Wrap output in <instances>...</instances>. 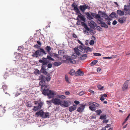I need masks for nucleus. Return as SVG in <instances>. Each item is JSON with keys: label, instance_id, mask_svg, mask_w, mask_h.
Here are the masks:
<instances>
[{"label": "nucleus", "instance_id": "nucleus-48", "mask_svg": "<svg viewBox=\"0 0 130 130\" xmlns=\"http://www.w3.org/2000/svg\"><path fill=\"white\" fill-rule=\"evenodd\" d=\"M65 80L66 81V82H67L68 83H69V78H68L67 76L66 75L65 76Z\"/></svg>", "mask_w": 130, "mask_h": 130}, {"label": "nucleus", "instance_id": "nucleus-61", "mask_svg": "<svg viewBox=\"0 0 130 130\" xmlns=\"http://www.w3.org/2000/svg\"><path fill=\"white\" fill-rule=\"evenodd\" d=\"M112 58V57H104L103 58L105 59H109L111 58Z\"/></svg>", "mask_w": 130, "mask_h": 130}, {"label": "nucleus", "instance_id": "nucleus-24", "mask_svg": "<svg viewBox=\"0 0 130 130\" xmlns=\"http://www.w3.org/2000/svg\"><path fill=\"white\" fill-rule=\"evenodd\" d=\"M76 108V106L75 105H73L69 107V110L70 112H72L75 110Z\"/></svg>", "mask_w": 130, "mask_h": 130}, {"label": "nucleus", "instance_id": "nucleus-6", "mask_svg": "<svg viewBox=\"0 0 130 130\" xmlns=\"http://www.w3.org/2000/svg\"><path fill=\"white\" fill-rule=\"evenodd\" d=\"M41 90L42 91V93L44 95L46 94V93H47L50 90L49 86L47 85L41 86Z\"/></svg>", "mask_w": 130, "mask_h": 130}, {"label": "nucleus", "instance_id": "nucleus-38", "mask_svg": "<svg viewBox=\"0 0 130 130\" xmlns=\"http://www.w3.org/2000/svg\"><path fill=\"white\" fill-rule=\"evenodd\" d=\"M75 71L74 70L72 69H71L70 72L69 73L71 75H73L74 74H75Z\"/></svg>", "mask_w": 130, "mask_h": 130}, {"label": "nucleus", "instance_id": "nucleus-13", "mask_svg": "<svg viewBox=\"0 0 130 130\" xmlns=\"http://www.w3.org/2000/svg\"><path fill=\"white\" fill-rule=\"evenodd\" d=\"M77 15L78 16L77 18V20H79V18H80L81 21H83L84 22H85L86 20L85 18L80 12V13H78Z\"/></svg>", "mask_w": 130, "mask_h": 130}, {"label": "nucleus", "instance_id": "nucleus-43", "mask_svg": "<svg viewBox=\"0 0 130 130\" xmlns=\"http://www.w3.org/2000/svg\"><path fill=\"white\" fill-rule=\"evenodd\" d=\"M49 60L52 61H54V59L52 58L51 56L48 55L47 56V58Z\"/></svg>", "mask_w": 130, "mask_h": 130}, {"label": "nucleus", "instance_id": "nucleus-17", "mask_svg": "<svg viewBox=\"0 0 130 130\" xmlns=\"http://www.w3.org/2000/svg\"><path fill=\"white\" fill-rule=\"evenodd\" d=\"M85 107V105H81L78 108L77 110L78 112H82L84 111Z\"/></svg>", "mask_w": 130, "mask_h": 130}, {"label": "nucleus", "instance_id": "nucleus-18", "mask_svg": "<svg viewBox=\"0 0 130 130\" xmlns=\"http://www.w3.org/2000/svg\"><path fill=\"white\" fill-rule=\"evenodd\" d=\"M44 112L42 110H41L38 111L36 113V115L37 116H40L41 117L43 118Z\"/></svg>", "mask_w": 130, "mask_h": 130}, {"label": "nucleus", "instance_id": "nucleus-41", "mask_svg": "<svg viewBox=\"0 0 130 130\" xmlns=\"http://www.w3.org/2000/svg\"><path fill=\"white\" fill-rule=\"evenodd\" d=\"M44 77L43 75H41L39 76L38 79L39 80H44Z\"/></svg>", "mask_w": 130, "mask_h": 130}, {"label": "nucleus", "instance_id": "nucleus-7", "mask_svg": "<svg viewBox=\"0 0 130 130\" xmlns=\"http://www.w3.org/2000/svg\"><path fill=\"white\" fill-rule=\"evenodd\" d=\"M61 100L57 98H53L52 99V103L56 105H60Z\"/></svg>", "mask_w": 130, "mask_h": 130}, {"label": "nucleus", "instance_id": "nucleus-12", "mask_svg": "<svg viewBox=\"0 0 130 130\" xmlns=\"http://www.w3.org/2000/svg\"><path fill=\"white\" fill-rule=\"evenodd\" d=\"M45 50L46 51L47 53L51 56H53V54L52 52H51V48L50 46H47L45 48Z\"/></svg>", "mask_w": 130, "mask_h": 130}, {"label": "nucleus", "instance_id": "nucleus-4", "mask_svg": "<svg viewBox=\"0 0 130 130\" xmlns=\"http://www.w3.org/2000/svg\"><path fill=\"white\" fill-rule=\"evenodd\" d=\"M23 55L20 53H18V55L15 57V60L14 61H15V64H17L19 63L21 64L23 60L22 59Z\"/></svg>", "mask_w": 130, "mask_h": 130}, {"label": "nucleus", "instance_id": "nucleus-21", "mask_svg": "<svg viewBox=\"0 0 130 130\" xmlns=\"http://www.w3.org/2000/svg\"><path fill=\"white\" fill-rule=\"evenodd\" d=\"M124 10L126 11H128V13L130 15V6H126V5H124Z\"/></svg>", "mask_w": 130, "mask_h": 130}, {"label": "nucleus", "instance_id": "nucleus-30", "mask_svg": "<svg viewBox=\"0 0 130 130\" xmlns=\"http://www.w3.org/2000/svg\"><path fill=\"white\" fill-rule=\"evenodd\" d=\"M62 63L61 62H54V63L53 64L54 66H55L58 67L60 65H61L62 64Z\"/></svg>", "mask_w": 130, "mask_h": 130}, {"label": "nucleus", "instance_id": "nucleus-9", "mask_svg": "<svg viewBox=\"0 0 130 130\" xmlns=\"http://www.w3.org/2000/svg\"><path fill=\"white\" fill-rule=\"evenodd\" d=\"M60 105L63 107H67L69 106L68 102L66 100L61 101Z\"/></svg>", "mask_w": 130, "mask_h": 130}, {"label": "nucleus", "instance_id": "nucleus-59", "mask_svg": "<svg viewBox=\"0 0 130 130\" xmlns=\"http://www.w3.org/2000/svg\"><path fill=\"white\" fill-rule=\"evenodd\" d=\"M47 67L48 68H50L52 67V64L51 63H49L48 64Z\"/></svg>", "mask_w": 130, "mask_h": 130}, {"label": "nucleus", "instance_id": "nucleus-14", "mask_svg": "<svg viewBox=\"0 0 130 130\" xmlns=\"http://www.w3.org/2000/svg\"><path fill=\"white\" fill-rule=\"evenodd\" d=\"M39 62L40 63L46 64H47L49 62L47 59L44 57L42 58L41 59H40L39 60Z\"/></svg>", "mask_w": 130, "mask_h": 130}, {"label": "nucleus", "instance_id": "nucleus-52", "mask_svg": "<svg viewBox=\"0 0 130 130\" xmlns=\"http://www.w3.org/2000/svg\"><path fill=\"white\" fill-rule=\"evenodd\" d=\"M47 64H42V65L41 66V68L43 69H45L46 67V65Z\"/></svg>", "mask_w": 130, "mask_h": 130}, {"label": "nucleus", "instance_id": "nucleus-10", "mask_svg": "<svg viewBox=\"0 0 130 130\" xmlns=\"http://www.w3.org/2000/svg\"><path fill=\"white\" fill-rule=\"evenodd\" d=\"M72 7L74 8V10L76 12V14H78V13H80V11L77 7V5H76L74 3H73L72 4Z\"/></svg>", "mask_w": 130, "mask_h": 130}, {"label": "nucleus", "instance_id": "nucleus-35", "mask_svg": "<svg viewBox=\"0 0 130 130\" xmlns=\"http://www.w3.org/2000/svg\"><path fill=\"white\" fill-rule=\"evenodd\" d=\"M89 107L90 110L92 111H94L96 109L95 107H94L92 105H90Z\"/></svg>", "mask_w": 130, "mask_h": 130}, {"label": "nucleus", "instance_id": "nucleus-57", "mask_svg": "<svg viewBox=\"0 0 130 130\" xmlns=\"http://www.w3.org/2000/svg\"><path fill=\"white\" fill-rule=\"evenodd\" d=\"M42 106V104H41V103H39L38 104V108L39 109Z\"/></svg>", "mask_w": 130, "mask_h": 130}, {"label": "nucleus", "instance_id": "nucleus-25", "mask_svg": "<svg viewBox=\"0 0 130 130\" xmlns=\"http://www.w3.org/2000/svg\"><path fill=\"white\" fill-rule=\"evenodd\" d=\"M50 115V113L49 112H46L44 113L43 118H49Z\"/></svg>", "mask_w": 130, "mask_h": 130}, {"label": "nucleus", "instance_id": "nucleus-36", "mask_svg": "<svg viewBox=\"0 0 130 130\" xmlns=\"http://www.w3.org/2000/svg\"><path fill=\"white\" fill-rule=\"evenodd\" d=\"M98 62V61L97 60H93L92 62L90 64V65L91 66H93L95 65Z\"/></svg>", "mask_w": 130, "mask_h": 130}, {"label": "nucleus", "instance_id": "nucleus-64", "mask_svg": "<svg viewBox=\"0 0 130 130\" xmlns=\"http://www.w3.org/2000/svg\"><path fill=\"white\" fill-rule=\"evenodd\" d=\"M27 106L28 107H30L32 106V105L30 103H29V102H28L27 103Z\"/></svg>", "mask_w": 130, "mask_h": 130}, {"label": "nucleus", "instance_id": "nucleus-37", "mask_svg": "<svg viewBox=\"0 0 130 130\" xmlns=\"http://www.w3.org/2000/svg\"><path fill=\"white\" fill-rule=\"evenodd\" d=\"M95 112L97 113L96 115L100 116L102 113V111L101 110H96Z\"/></svg>", "mask_w": 130, "mask_h": 130}, {"label": "nucleus", "instance_id": "nucleus-5", "mask_svg": "<svg viewBox=\"0 0 130 130\" xmlns=\"http://www.w3.org/2000/svg\"><path fill=\"white\" fill-rule=\"evenodd\" d=\"M56 94V93L53 91L50 90L46 94H44L45 95H47V98L49 99L53 98L54 96Z\"/></svg>", "mask_w": 130, "mask_h": 130}, {"label": "nucleus", "instance_id": "nucleus-40", "mask_svg": "<svg viewBox=\"0 0 130 130\" xmlns=\"http://www.w3.org/2000/svg\"><path fill=\"white\" fill-rule=\"evenodd\" d=\"M41 72L45 74H47V72L46 71L45 69L41 68Z\"/></svg>", "mask_w": 130, "mask_h": 130}, {"label": "nucleus", "instance_id": "nucleus-1", "mask_svg": "<svg viewBox=\"0 0 130 130\" xmlns=\"http://www.w3.org/2000/svg\"><path fill=\"white\" fill-rule=\"evenodd\" d=\"M91 14L93 17L97 19V21L98 23L101 24V27H104L106 28H108V26L105 23L102 21L104 20L101 17L100 15H99L98 14L94 13H92Z\"/></svg>", "mask_w": 130, "mask_h": 130}, {"label": "nucleus", "instance_id": "nucleus-31", "mask_svg": "<svg viewBox=\"0 0 130 130\" xmlns=\"http://www.w3.org/2000/svg\"><path fill=\"white\" fill-rule=\"evenodd\" d=\"M87 15V18L89 20H91L93 19L91 15L88 12H87L86 14Z\"/></svg>", "mask_w": 130, "mask_h": 130}, {"label": "nucleus", "instance_id": "nucleus-8", "mask_svg": "<svg viewBox=\"0 0 130 130\" xmlns=\"http://www.w3.org/2000/svg\"><path fill=\"white\" fill-rule=\"evenodd\" d=\"M98 14L99 15H100V16L103 17L105 19L107 20L109 19V18L108 17V15L106 14L104 12H102L101 11H98Z\"/></svg>", "mask_w": 130, "mask_h": 130}, {"label": "nucleus", "instance_id": "nucleus-22", "mask_svg": "<svg viewBox=\"0 0 130 130\" xmlns=\"http://www.w3.org/2000/svg\"><path fill=\"white\" fill-rule=\"evenodd\" d=\"M126 20L125 17H122L120 18L118 20L119 22L121 23H123L125 22Z\"/></svg>", "mask_w": 130, "mask_h": 130}, {"label": "nucleus", "instance_id": "nucleus-33", "mask_svg": "<svg viewBox=\"0 0 130 130\" xmlns=\"http://www.w3.org/2000/svg\"><path fill=\"white\" fill-rule=\"evenodd\" d=\"M68 62H70V63H72V64H74V63L75 62V61L73 60V59H71V58L70 57L69 59L68 60Z\"/></svg>", "mask_w": 130, "mask_h": 130}, {"label": "nucleus", "instance_id": "nucleus-49", "mask_svg": "<svg viewBox=\"0 0 130 130\" xmlns=\"http://www.w3.org/2000/svg\"><path fill=\"white\" fill-rule=\"evenodd\" d=\"M34 108H33V110L35 111L38 110L39 109L38 106H34Z\"/></svg>", "mask_w": 130, "mask_h": 130}, {"label": "nucleus", "instance_id": "nucleus-53", "mask_svg": "<svg viewBox=\"0 0 130 130\" xmlns=\"http://www.w3.org/2000/svg\"><path fill=\"white\" fill-rule=\"evenodd\" d=\"M52 100L50 101H46L47 103V104L50 105L51 104V103H52Z\"/></svg>", "mask_w": 130, "mask_h": 130}, {"label": "nucleus", "instance_id": "nucleus-42", "mask_svg": "<svg viewBox=\"0 0 130 130\" xmlns=\"http://www.w3.org/2000/svg\"><path fill=\"white\" fill-rule=\"evenodd\" d=\"M82 23H84V22H81L80 21H78L76 23L77 25H81L82 26Z\"/></svg>", "mask_w": 130, "mask_h": 130}, {"label": "nucleus", "instance_id": "nucleus-47", "mask_svg": "<svg viewBox=\"0 0 130 130\" xmlns=\"http://www.w3.org/2000/svg\"><path fill=\"white\" fill-rule=\"evenodd\" d=\"M93 54L95 56H101V54L99 53H94Z\"/></svg>", "mask_w": 130, "mask_h": 130}, {"label": "nucleus", "instance_id": "nucleus-20", "mask_svg": "<svg viewBox=\"0 0 130 130\" xmlns=\"http://www.w3.org/2000/svg\"><path fill=\"white\" fill-rule=\"evenodd\" d=\"M83 74V72L81 71L79 69L75 73V76H82Z\"/></svg>", "mask_w": 130, "mask_h": 130}, {"label": "nucleus", "instance_id": "nucleus-32", "mask_svg": "<svg viewBox=\"0 0 130 130\" xmlns=\"http://www.w3.org/2000/svg\"><path fill=\"white\" fill-rule=\"evenodd\" d=\"M39 84L41 86L46 85L44 80H42L40 81L39 83Z\"/></svg>", "mask_w": 130, "mask_h": 130}, {"label": "nucleus", "instance_id": "nucleus-39", "mask_svg": "<svg viewBox=\"0 0 130 130\" xmlns=\"http://www.w3.org/2000/svg\"><path fill=\"white\" fill-rule=\"evenodd\" d=\"M57 97L59 98L64 99L66 98V96L63 95H59L57 96Z\"/></svg>", "mask_w": 130, "mask_h": 130}, {"label": "nucleus", "instance_id": "nucleus-50", "mask_svg": "<svg viewBox=\"0 0 130 130\" xmlns=\"http://www.w3.org/2000/svg\"><path fill=\"white\" fill-rule=\"evenodd\" d=\"M101 97L100 98V100H101V101H103L104 100L105 98L102 95H101Z\"/></svg>", "mask_w": 130, "mask_h": 130}, {"label": "nucleus", "instance_id": "nucleus-3", "mask_svg": "<svg viewBox=\"0 0 130 130\" xmlns=\"http://www.w3.org/2000/svg\"><path fill=\"white\" fill-rule=\"evenodd\" d=\"M47 53L42 48H40L39 50L36 51L35 53H33L32 56L33 57H37L38 56H42L43 55H46Z\"/></svg>", "mask_w": 130, "mask_h": 130}, {"label": "nucleus", "instance_id": "nucleus-23", "mask_svg": "<svg viewBox=\"0 0 130 130\" xmlns=\"http://www.w3.org/2000/svg\"><path fill=\"white\" fill-rule=\"evenodd\" d=\"M117 14L119 16H123L124 14V11H121L120 10H118L117 11Z\"/></svg>", "mask_w": 130, "mask_h": 130}, {"label": "nucleus", "instance_id": "nucleus-46", "mask_svg": "<svg viewBox=\"0 0 130 130\" xmlns=\"http://www.w3.org/2000/svg\"><path fill=\"white\" fill-rule=\"evenodd\" d=\"M96 29L97 30L100 31H102V28L100 26H98L96 27Z\"/></svg>", "mask_w": 130, "mask_h": 130}, {"label": "nucleus", "instance_id": "nucleus-45", "mask_svg": "<svg viewBox=\"0 0 130 130\" xmlns=\"http://www.w3.org/2000/svg\"><path fill=\"white\" fill-rule=\"evenodd\" d=\"M24 113H21V112L20 111V113H19V115L18 117H22L24 116Z\"/></svg>", "mask_w": 130, "mask_h": 130}, {"label": "nucleus", "instance_id": "nucleus-44", "mask_svg": "<svg viewBox=\"0 0 130 130\" xmlns=\"http://www.w3.org/2000/svg\"><path fill=\"white\" fill-rule=\"evenodd\" d=\"M85 93V91H81L80 92H79V95L80 96H82Z\"/></svg>", "mask_w": 130, "mask_h": 130}, {"label": "nucleus", "instance_id": "nucleus-60", "mask_svg": "<svg viewBox=\"0 0 130 130\" xmlns=\"http://www.w3.org/2000/svg\"><path fill=\"white\" fill-rule=\"evenodd\" d=\"M108 120H104L103 121V123H105V124L107 123L108 122Z\"/></svg>", "mask_w": 130, "mask_h": 130}, {"label": "nucleus", "instance_id": "nucleus-27", "mask_svg": "<svg viewBox=\"0 0 130 130\" xmlns=\"http://www.w3.org/2000/svg\"><path fill=\"white\" fill-rule=\"evenodd\" d=\"M20 113V111H16L13 112V115L16 117H18V116L19 115Z\"/></svg>", "mask_w": 130, "mask_h": 130}, {"label": "nucleus", "instance_id": "nucleus-11", "mask_svg": "<svg viewBox=\"0 0 130 130\" xmlns=\"http://www.w3.org/2000/svg\"><path fill=\"white\" fill-rule=\"evenodd\" d=\"M79 8L80 10L83 12H84L85 10L89 8V6L87 5L86 4H85L79 6Z\"/></svg>", "mask_w": 130, "mask_h": 130}, {"label": "nucleus", "instance_id": "nucleus-54", "mask_svg": "<svg viewBox=\"0 0 130 130\" xmlns=\"http://www.w3.org/2000/svg\"><path fill=\"white\" fill-rule=\"evenodd\" d=\"M50 79L51 77L50 75L48 76L46 78V80L47 81H50Z\"/></svg>", "mask_w": 130, "mask_h": 130}, {"label": "nucleus", "instance_id": "nucleus-28", "mask_svg": "<svg viewBox=\"0 0 130 130\" xmlns=\"http://www.w3.org/2000/svg\"><path fill=\"white\" fill-rule=\"evenodd\" d=\"M110 17L113 18H115L117 17V14L114 12H112L111 13L110 15Z\"/></svg>", "mask_w": 130, "mask_h": 130}, {"label": "nucleus", "instance_id": "nucleus-29", "mask_svg": "<svg viewBox=\"0 0 130 130\" xmlns=\"http://www.w3.org/2000/svg\"><path fill=\"white\" fill-rule=\"evenodd\" d=\"M82 23V26L84 27V28L87 30L89 31L90 30V29L87 25L85 23Z\"/></svg>", "mask_w": 130, "mask_h": 130}, {"label": "nucleus", "instance_id": "nucleus-62", "mask_svg": "<svg viewBox=\"0 0 130 130\" xmlns=\"http://www.w3.org/2000/svg\"><path fill=\"white\" fill-rule=\"evenodd\" d=\"M94 43V41L93 40H91L90 42V45H93Z\"/></svg>", "mask_w": 130, "mask_h": 130}, {"label": "nucleus", "instance_id": "nucleus-19", "mask_svg": "<svg viewBox=\"0 0 130 130\" xmlns=\"http://www.w3.org/2000/svg\"><path fill=\"white\" fill-rule=\"evenodd\" d=\"M88 104L90 105H92L95 107H98L100 106L99 104L93 102H90L88 103Z\"/></svg>", "mask_w": 130, "mask_h": 130}, {"label": "nucleus", "instance_id": "nucleus-55", "mask_svg": "<svg viewBox=\"0 0 130 130\" xmlns=\"http://www.w3.org/2000/svg\"><path fill=\"white\" fill-rule=\"evenodd\" d=\"M53 57H57V58L58 57V55L57 54H56L55 53H53Z\"/></svg>", "mask_w": 130, "mask_h": 130}, {"label": "nucleus", "instance_id": "nucleus-2", "mask_svg": "<svg viewBox=\"0 0 130 130\" xmlns=\"http://www.w3.org/2000/svg\"><path fill=\"white\" fill-rule=\"evenodd\" d=\"M74 51L78 55H80L82 53H85L86 52V48H85V46L83 45H80L77 47H75L74 49Z\"/></svg>", "mask_w": 130, "mask_h": 130}, {"label": "nucleus", "instance_id": "nucleus-58", "mask_svg": "<svg viewBox=\"0 0 130 130\" xmlns=\"http://www.w3.org/2000/svg\"><path fill=\"white\" fill-rule=\"evenodd\" d=\"M2 88L3 89V90H6L7 88V87L6 85H4L2 86Z\"/></svg>", "mask_w": 130, "mask_h": 130}, {"label": "nucleus", "instance_id": "nucleus-16", "mask_svg": "<svg viewBox=\"0 0 130 130\" xmlns=\"http://www.w3.org/2000/svg\"><path fill=\"white\" fill-rule=\"evenodd\" d=\"M128 80L126 81L123 84L122 88V90L124 91L127 89L128 86Z\"/></svg>", "mask_w": 130, "mask_h": 130}, {"label": "nucleus", "instance_id": "nucleus-26", "mask_svg": "<svg viewBox=\"0 0 130 130\" xmlns=\"http://www.w3.org/2000/svg\"><path fill=\"white\" fill-rule=\"evenodd\" d=\"M90 26L91 27H95L97 26V25L96 23L92 20L90 22Z\"/></svg>", "mask_w": 130, "mask_h": 130}, {"label": "nucleus", "instance_id": "nucleus-15", "mask_svg": "<svg viewBox=\"0 0 130 130\" xmlns=\"http://www.w3.org/2000/svg\"><path fill=\"white\" fill-rule=\"evenodd\" d=\"M79 56H80V60H84L87 57V55L86 54H84V53H82L81 54L78 55Z\"/></svg>", "mask_w": 130, "mask_h": 130}, {"label": "nucleus", "instance_id": "nucleus-51", "mask_svg": "<svg viewBox=\"0 0 130 130\" xmlns=\"http://www.w3.org/2000/svg\"><path fill=\"white\" fill-rule=\"evenodd\" d=\"M97 87L99 89L102 90L103 88V87L102 86L100 85H97Z\"/></svg>", "mask_w": 130, "mask_h": 130}, {"label": "nucleus", "instance_id": "nucleus-34", "mask_svg": "<svg viewBox=\"0 0 130 130\" xmlns=\"http://www.w3.org/2000/svg\"><path fill=\"white\" fill-rule=\"evenodd\" d=\"M106 118V116L104 115H101L100 117V119H101L105 120Z\"/></svg>", "mask_w": 130, "mask_h": 130}, {"label": "nucleus", "instance_id": "nucleus-56", "mask_svg": "<svg viewBox=\"0 0 130 130\" xmlns=\"http://www.w3.org/2000/svg\"><path fill=\"white\" fill-rule=\"evenodd\" d=\"M70 57L68 56H64V58L67 61L69 59Z\"/></svg>", "mask_w": 130, "mask_h": 130}, {"label": "nucleus", "instance_id": "nucleus-63", "mask_svg": "<svg viewBox=\"0 0 130 130\" xmlns=\"http://www.w3.org/2000/svg\"><path fill=\"white\" fill-rule=\"evenodd\" d=\"M74 103L76 105H77L79 103V102L77 101H74Z\"/></svg>", "mask_w": 130, "mask_h": 130}]
</instances>
